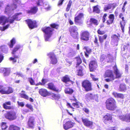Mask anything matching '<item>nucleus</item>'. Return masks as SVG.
<instances>
[{"label": "nucleus", "mask_w": 130, "mask_h": 130, "mask_svg": "<svg viewBox=\"0 0 130 130\" xmlns=\"http://www.w3.org/2000/svg\"><path fill=\"white\" fill-rule=\"evenodd\" d=\"M116 104V101L114 99L112 98H110L106 101L105 102L106 107L109 110L111 111L115 110L117 108Z\"/></svg>", "instance_id": "nucleus-1"}, {"label": "nucleus", "mask_w": 130, "mask_h": 130, "mask_svg": "<svg viewBox=\"0 0 130 130\" xmlns=\"http://www.w3.org/2000/svg\"><path fill=\"white\" fill-rule=\"evenodd\" d=\"M42 31L45 34L44 38L45 41H49V39L53 34L54 29L50 27H45L41 28Z\"/></svg>", "instance_id": "nucleus-2"}, {"label": "nucleus", "mask_w": 130, "mask_h": 130, "mask_svg": "<svg viewBox=\"0 0 130 130\" xmlns=\"http://www.w3.org/2000/svg\"><path fill=\"white\" fill-rule=\"evenodd\" d=\"M103 77L104 78H109L105 79V81L106 82L112 81L115 80L113 71L111 70L108 69L106 71L103 75Z\"/></svg>", "instance_id": "nucleus-3"}, {"label": "nucleus", "mask_w": 130, "mask_h": 130, "mask_svg": "<svg viewBox=\"0 0 130 130\" xmlns=\"http://www.w3.org/2000/svg\"><path fill=\"white\" fill-rule=\"evenodd\" d=\"M81 85L82 88L86 92L91 91L93 90L92 83L88 80L85 79L83 80L82 82Z\"/></svg>", "instance_id": "nucleus-4"}, {"label": "nucleus", "mask_w": 130, "mask_h": 130, "mask_svg": "<svg viewBox=\"0 0 130 130\" xmlns=\"http://www.w3.org/2000/svg\"><path fill=\"white\" fill-rule=\"evenodd\" d=\"M4 116L7 119L10 121L16 119V113L14 110L7 111L4 114Z\"/></svg>", "instance_id": "nucleus-5"}, {"label": "nucleus", "mask_w": 130, "mask_h": 130, "mask_svg": "<svg viewBox=\"0 0 130 130\" xmlns=\"http://www.w3.org/2000/svg\"><path fill=\"white\" fill-rule=\"evenodd\" d=\"M25 21L30 29H33L38 27L37 22L36 20L28 19Z\"/></svg>", "instance_id": "nucleus-6"}, {"label": "nucleus", "mask_w": 130, "mask_h": 130, "mask_svg": "<svg viewBox=\"0 0 130 130\" xmlns=\"http://www.w3.org/2000/svg\"><path fill=\"white\" fill-rule=\"evenodd\" d=\"M50 60V63L53 65L56 64L57 62V60L55 53L52 52H49L47 54Z\"/></svg>", "instance_id": "nucleus-7"}, {"label": "nucleus", "mask_w": 130, "mask_h": 130, "mask_svg": "<svg viewBox=\"0 0 130 130\" xmlns=\"http://www.w3.org/2000/svg\"><path fill=\"white\" fill-rule=\"evenodd\" d=\"M119 17L122 20V21H120V24L122 32H124V28L126 22V20L122 13H120L119 15Z\"/></svg>", "instance_id": "nucleus-8"}, {"label": "nucleus", "mask_w": 130, "mask_h": 130, "mask_svg": "<svg viewBox=\"0 0 130 130\" xmlns=\"http://www.w3.org/2000/svg\"><path fill=\"white\" fill-rule=\"evenodd\" d=\"M89 32L87 31L82 32L80 34V38L81 40L84 41H87L89 40Z\"/></svg>", "instance_id": "nucleus-9"}, {"label": "nucleus", "mask_w": 130, "mask_h": 130, "mask_svg": "<svg viewBox=\"0 0 130 130\" xmlns=\"http://www.w3.org/2000/svg\"><path fill=\"white\" fill-rule=\"evenodd\" d=\"M84 14L83 13H80L74 18L75 24L76 25H81L83 23L81 21V19L84 18Z\"/></svg>", "instance_id": "nucleus-10"}, {"label": "nucleus", "mask_w": 130, "mask_h": 130, "mask_svg": "<svg viewBox=\"0 0 130 130\" xmlns=\"http://www.w3.org/2000/svg\"><path fill=\"white\" fill-rule=\"evenodd\" d=\"M75 124V123L71 120L68 121L63 124V127L64 129L67 130L73 127Z\"/></svg>", "instance_id": "nucleus-11"}, {"label": "nucleus", "mask_w": 130, "mask_h": 130, "mask_svg": "<svg viewBox=\"0 0 130 130\" xmlns=\"http://www.w3.org/2000/svg\"><path fill=\"white\" fill-rule=\"evenodd\" d=\"M39 93L43 97H46L51 94V92L45 88H42L39 89Z\"/></svg>", "instance_id": "nucleus-12"}, {"label": "nucleus", "mask_w": 130, "mask_h": 130, "mask_svg": "<svg viewBox=\"0 0 130 130\" xmlns=\"http://www.w3.org/2000/svg\"><path fill=\"white\" fill-rule=\"evenodd\" d=\"M82 121L84 125L87 127H92L93 124V122L87 118H82Z\"/></svg>", "instance_id": "nucleus-13"}, {"label": "nucleus", "mask_w": 130, "mask_h": 130, "mask_svg": "<svg viewBox=\"0 0 130 130\" xmlns=\"http://www.w3.org/2000/svg\"><path fill=\"white\" fill-rule=\"evenodd\" d=\"M98 66L97 64L95 61H91L89 64V68L90 72H94L96 70Z\"/></svg>", "instance_id": "nucleus-14"}, {"label": "nucleus", "mask_w": 130, "mask_h": 130, "mask_svg": "<svg viewBox=\"0 0 130 130\" xmlns=\"http://www.w3.org/2000/svg\"><path fill=\"white\" fill-rule=\"evenodd\" d=\"M27 125L28 127L32 129L34 128L35 126V119L32 117H30L27 122Z\"/></svg>", "instance_id": "nucleus-15"}, {"label": "nucleus", "mask_w": 130, "mask_h": 130, "mask_svg": "<svg viewBox=\"0 0 130 130\" xmlns=\"http://www.w3.org/2000/svg\"><path fill=\"white\" fill-rule=\"evenodd\" d=\"M113 68L115 75V76H114L115 79L121 78L122 77V74L120 73L118 69L117 65L115 64L113 67Z\"/></svg>", "instance_id": "nucleus-16"}, {"label": "nucleus", "mask_w": 130, "mask_h": 130, "mask_svg": "<svg viewBox=\"0 0 130 130\" xmlns=\"http://www.w3.org/2000/svg\"><path fill=\"white\" fill-rule=\"evenodd\" d=\"M112 119V115L109 113H107L103 116V120L105 123L106 124L108 121H111Z\"/></svg>", "instance_id": "nucleus-17"}, {"label": "nucleus", "mask_w": 130, "mask_h": 130, "mask_svg": "<svg viewBox=\"0 0 130 130\" xmlns=\"http://www.w3.org/2000/svg\"><path fill=\"white\" fill-rule=\"evenodd\" d=\"M108 19L106 20V23L108 25L112 24L114 22L115 19L114 15L113 14H109L108 16Z\"/></svg>", "instance_id": "nucleus-18"}, {"label": "nucleus", "mask_w": 130, "mask_h": 130, "mask_svg": "<svg viewBox=\"0 0 130 130\" xmlns=\"http://www.w3.org/2000/svg\"><path fill=\"white\" fill-rule=\"evenodd\" d=\"M13 89L10 86L4 87L3 94H8L13 92Z\"/></svg>", "instance_id": "nucleus-19"}, {"label": "nucleus", "mask_w": 130, "mask_h": 130, "mask_svg": "<svg viewBox=\"0 0 130 130\" xmlns=\"http://www.w3.org/2000/svg\"><path fill=\"white\" fill-rule=\"evenodd\" d=\"M11 105V102L10 101H7L3 103V108L6 110L12 109H14L13 106H9Z\"/></svg>", "instance_id": "nucleus-20"}, {"label": "nucleus", "mask_w": 130, "mask_h": 130, "mask_svg": "<svg viewBox=\"0 0 130 130\" xmlns=\"http://www.w3.org/2000/svg\"><path fill=\"white\" fill-rule=\"evenodd\" d=\"M48 87L47 88L51 90L57 92H59V89L56 87L54 84L52 82H50L47 84Z\"/></svg>", "instance_id": "nucleus-21"}, {"label": "nucleus", "mask_w": 130, "mask_h": 130, "mask_svg": "<svg viewBox=\"0 0 130 130\" xmlns=\"http://www.w3.org/2000/svg\"><path fill=\"white\" fill-rule=\"evenodd\" d=\"M38 10V9L37 6H35L31 7L30 10H28L27 12L28 13L31 14H34L37 13Z\"/></svg>", "instance_id": "nucleus-22"}, {"label": "nucleus", "mask_w": 130, "mask_h": 130, "mask_svg": "<svg viewBox=\"0 0 130 130\" xmlns=\"http://www.w3.org/2000/svg\"><path fill=\"white\" fill-rule=\"evenodd\" d=\"M116 6V4L114 3L108 4L105 6L104 8V11H105L111 8L113 9L115 8Z\"/></svg>", "instance_id": "nucleus-23"}, {"label": "nucleus", "mask_w": 130, "mask_h": 130, "mask_svg": "<svg viewBox=\"0 0 130 130\" xmlns=\"http://www.w3.org/2000/svg\"><path fill=\"white\" fill-rule=\"evenodd\" d=\"M120 37V35L119 34H118V36L116 35H113L111 37L112 42L114 43H117L116 45V46L118 45V43L119 41Z\"/></svg>", "instance_id": "nucleus-24"}, {"label": "nucleus", "mask_w": 130, "mask_h": 130, "mask_svg": "<svg viewBox=\"0 0 130 130\" xmlns=\"http://www.w3.org/2000/svg\"><path fill=\"white\" fill-rule=\"evenodd\" d=\"M8 22V18L4 16L0 17V24H2L4 25L6 23Z\"/></svg>", "instance_id": "nucleus-25"}, {"label": "nucleus", "mask_w": 130, "mask_h": 130, "mask_svg": "<svg viewBox=\"0 0 130 130\" xmlns=\"http://www.w3.org/2000/svg\"><path fill=\"white\" fill-rule=\"evenodd\" d=\"M84 48L86 52H84L85 56L86 57H88L89 56V54H90L92 52V49L89 46H85Z\"/></svg>", "instance_id": "nucleus-26"}, {"label": "nucleus", "mask_w": 130, "mask_h": 130, "mask_svg": "<svg viewBox=\"0 0 130 130\" xmlns=\"http://www.w3.org/2000/svg\"><path fill=\"white\" fill-rule=\"evenodd\" d=\"M61 81L63 82L67 83L68 82H72V81L71 80L69 76L68 75H66L63 76L61 79Z\"/></svg>", "instance_id": "nucleus-27"}, {"label": "nucleus", "mask_w": 130, "mask_h": 130, "mask_svg": "<svg viewBox=\"0 0 130 130\" xmlns=\"http://www.w3.org/2000/svg\"><path fill=\"white\" fill-rule=\"evenodd\" d=\"M78 68V69L76 70L77 72V75L79 76H83L84 75L83 72V67L82 66H80Z\"/></svg>", "instance_id": "nucleus-28"}, {"label": "nucleus", "mask_w": 130, "mask_h": 130, "mask_svg": "<svg viewBox=\"0 0 130 130\" xmlns=\"http://www.w3.org/2000/svg\"><path fill=\"white\" fill-rule=\"evenodd\" d=\"M112 94L115 98L124 99L125 97L124 94L122 93H118L115 92H112Z\"/></svg>", "instance_id": "nucleus-29"}, {"label": "nucleus", "mask_w": 130, "mask_h": 130, "mask_svg": "<svg viewBox=\"0 0 130 130\" xmlns=\"http://www.w3.org/2000/svg\"><path fill=\"white\" fill-rule=\"evenodd\" d=\"M98 37L100 44L101 45H103L104 40L106 39L107 37V35L105 34L102 36H98Z\"/></svg>", "instance_id": "nucleus-30"}, {"label": "nucleus", "mask_w": 130, "mask_h": 130, "mask_svg": "<svg viewBox=\"0 0 130 130\" xmlns=\"http://www.w3.org/2000/svg\"><path fill=\"white\" fill-rule=\"evenodd\" d=\"M13 3L11 5V6L12 11L16 9L17 7V6L21 4V1H19L15 3L14 1H13Z\"/></svg>", "instance_id": "nucleus-31"}, {"label": "nucleus", "mask_w": 130, "mask_h": 130, "mask_svg": "<svg viewBox=\"0 0 130 130\" xmlns=\"http://www.w3.org/2000/svg\"><path fill=\"white\" fill-rule=\"evenodd\" d=\"M76 59V63L75 67L77 68L80 66V65L82 63V60L80 56H78L75 58Z\"/></svg>", "instance_id": "nucleus-32"}, {"label": "nucleus", "mask_w": 130, "mask_h": 130, "mask_svg": "<svg viewBox=\"0 0 130 130\" xmlns=\"http://www.w3.org/2000/svg\"><path fill=\"white\" fill-rule=\"evenodd\" d=\"M21 46L19 45H17L12 50L11 52V54L14 55H16L15 54L17 53L18 51L21 48Z\"/></svg>", "instance_id": "nucleus-33"}, {"label": "nucleus", "mask_w": 130, "mask_h": 130, "mask_svg": "<svg viewBox=\"0 0 130 130\" xmlns=\"http://www.w3.org/2000/svg\"><path fill=\"white\" fill-rule=\"evenodd\" d=\"M78 30L77 27L75 26H70L69 28L70 34L77 31Z\"/></svg>", "instance_id": "nucleus-34"}, {"label": "nucleus", "mask_w": 130, "mask_h": 130, "mask_svg": "<svg viewBox=\"0 0 130 130\" xmlns=\"http://www.w3.org/2000/svg\"><path fill=\"white\" fill-rule=\"evenodd\" d=\"M41 81V82H39V83L36 84V86H38L39 85L44 86L45 84L46 83L48 82V80L47 79L44 78H43Z\"/></svg>", "instance_id": "nucleus-35"}, {"label": "nucleus", "mask_w": 130, "mask_h": 130, "mask_svg": "<svg viewBox=\"0 0 130 130\" xmlns=\"http://www.w3.org/2000/svg\"><path fill=\"white\" fill-rule=\"evenodd\" d=\"M94 96L91 93H88L87 94L85 95V99L87 101L92 100L94 99Z\"/></svg>", "instance_id": "nucleus-36"}, {"label": "nucleus", "mask_w": 130, "mask_h": 130, "mask_svg": "<svg viewBox=\"0 0 130 130\" xmlns=\"http://www.w3.org/2000/svg\"><path fill=\"white\" fill-rule=\"evenodd\" d=\"M89 21L91 24H93L96 26L98 25L99 24V22L98 20L94 18H91Z\"/></svg>", "instance_id": "nucleus-37"}, {"label": "nucleus", "mask_w": 130, "mask_h": 130, "mask_svg": "<svg viewBox=\"0 0 130 130\" xmlns=\"http://www.w3.org/2000/svg\"><path fill=\"white\" fill-rule=\"evenodd\" d=\"M118 118L121 120L127 122V114L119 116Z\"/></svg>", "instance_id": "nucleus-38"}, {"label": "nucleus", "mask_w": 130, "mask_h": 130, "mask_svg": "<svg viewBox=\"0 0 130 130\" xmlns=\"http://www.w3.org/2000/svg\"><path fill=\"white\" fill-rule=\"evenodd\" d=\"M51 97L53 99L55 100H58L60 98V95L59 94H55L54 93H51Z\"/></svg>", "instance_id": "nucleus-39"}, {"label": "nucleus", "mask_w": 130, "mask_h": 130, "mask_svg": "<svg viewBox=\"0 0 130 130\" xmlns=\"http://www.w3.org/2000/svg\"><path fill=\"white\" fill-rule=\"evenodd\" d=\"M13 57H10L9 58V60L10 61H12V62L14 63L17 62V59L19 58V57L18 55H13Z\"/></svg>", "instance_id": "nucleus-40"}, {"label": "nucleus", "mask_w": 130, "mask_h": 130, "mask_svg": "<svg viewBox=\"0 0 130 130\" xmlns=\"http://www.w3.org/2000/svg\"><path fill=\"white\" fill-rule=\"evenodd\" d=\"M11 6L9 5H7L5 8L4 13L6 14H8L11 12Z\"/></svg>", "instance_id": "nucleus-41"}, {"label": "nucleus", "mask_w": 130, "mask_h": 130, "mask_svg": "<svg viewBox=\"0 0 130 130\" xmlns=\"http://www.w3.org/2000/svg\"><path fill=\"white\" fill-rule=\"evenodd\" d=\"M70 34L71 36L73 38L76 39H78L79 34L78 31L71 33Z\"/></svg>", "instance_id": "nucleus-42"}, {"label": "nucleus", "mask_w": 130, "mask_h": 130, "mask_svg": "<svg viewBox=\"0 0 130 130\" xmlns=\"http://www.w3.org/2000/svg\"><path fill=\"white\" fill-rule=\"evenodd\" d=\"M111 56L109 54H108L107 55V56H106L104 54L102 55L100 58V60L101 61H103L105 60V59L107 58H108L109 59V60H110V57Z\"/></svg>", "instance_id": "nucleus-43"}, {"label": "nucleus", "mask_w": 130, "mask_h": 130, "mask_svg": "<svg viewBox=\"0 0 130 130\" xmlns=\"http://www.w3.org/2000/svg\"><path fill=\"white\" fill-rule=\"evenodd\" d=\"M66 93L69 94H71L74 91L72 89L68 88H66L64 90Z\"/></svg>", "instance_id": "nucleus-44"}, {"label": "nucleus", "mask_w": 130, "mask_h": 130, "mask_svg": "<svg viewBox=\"0 0 130 130\" xmlns=\"http://www.w3.org/2000/svg\"><path fill=\"white\" fill-rule=\"evenodd\" d=\"M75 103H73L72 104V105L74 107V108H78L80 107V105H81L82 103H80L78 101L75 102Z\"/></svg>", "instance_id": "nucleus-45"}, {"label": "nucleus", "mask_w": 130, "mask_h": 130, "mask_svg": "<svg viewBox=\"0 0 130 130\" xmlns=\"http://www.w3.org/2000/svg\"><path fill=\"white\" fill-rule=\"evenodd\" d=\"M10 43L8 44L10 48H12L14 45L15 43V38H13L10 41Z\"/></svg>", "instance_id": "nucleus-46"}, {"label": "nucleus", "mask_w": 130, "mask_h": 130, "mask_svg": "<svg viewBox=\"0 0 130 130\" xmlns=\"http://www.w3.org/2000/svg\"><path fill=\"white\" fill-rule=\"evenodd\" d=\"M21 92H23V93H21L20 94V95L21 97L26 100H28L29 97L28 95L25 94V91L24 90H22L21 91Z\"/></svg>", "instance_id": "nucleus-47"}, {"label": "nucleus", "mask_w": 130, "mask_h": 130, "mask_svg": "<svg viewBox=\"0 0 130 130\" xmlns=\"http://www.w3.org/2000/svg\"><path fill=\"white\" fill-rule=\"evenodd\" d=\"M9 130H20V128L13 125H10L9 127Z\"/></svg>", "instance_id": "nucleus-48"}, {"label": "nucleus", "mask_w": 130, "mask_h": 130, "mask_svg": "<svg viewBox=\"0 0 130 130\" xmlns=\"http://www.w3.org/2000/svg\"><path fill=\"white\" fill-rule=\"evenodd\" d=\"M93 12H95L97 13H99L100 12V10L98 7V5L93 6Z\"/></svg>", "instance_id": "nucleus-49"}, {"label": "nucleus", "mask_w": 130, "mask_h": 130, "mask_svg": "<svg viewBox=\"0 0 130 130\" xmlns=\"http://www.w3.org/2000/svg\"><path fill=\"white\" fill-rule=\"evenodd\" d=\"M126 86L124 84H121L120 85L119 90L122 92L126 90Z\"/></svg>", "instance_id": "nucleus-50"}, {"label": "nucleus", "mask_w": 130, "mask_h": 130, "mask_svg": "<svg viewBox=\"0 0 130 130\" xmlns=\"http://www.w3.org/2000/svg\"><path fill=\"white\" fill-rule=\"evenodd\" d=\"M90 77L92 78V80L94 82L97 81L98 82L99 81V78L97 77L94 74L90 73Z\"/></svg>", "instance_id": "nucleus-51"}, {"label": "nucleus", "mask_w": 130, "mask_h": 130, "mask_svg": "<svg viewBox=\"0 0 130 130\" xmlns=\"http://www.w3.org/2000/svg\"><path fill=\"white\" fill-rule=\"evenodd\" d=\"M50 27L54 29L55 28L56 29H58L59 27V25L58 24L56 23H52L50 24Z\"/></svg>", "instance_id": "nucleus-52"}, {"label": "nucleus", "mask_w": 130, "mask_h": 130, "mask_svg": "<svg viewBox=\"0 0 130 130\" xmlns=\"http://www.w3.org/2000/svg\"><path fill=\"white\" fill-rule=\"evenodd\" d=\"M72 1L71 0H69L66 8V12L69 11L71 8V6L72 5Z\"/></svg>", "instance_id": "nucleus-53"}, {"label": "nucleus", "mask_w": 130, "mask_h": 130, "mask_svg": "<svg viewBox=\"0 0 130 130\" xmlns=\"http://www.w3.org/2000/svg\"><path fill=\"white\" fill-rule=\"evenodd\" d=\"M22 13L21 12L16 13L13 16L14 18L17 20H19L20 19V15Z\"/></svg>", "instance_id": "nucleus-54"}, {"label": "nucleus", "mask_w": 130, "mask_h": 130, "mask_svg": "<svg viewBox=\"0 0 130 130\" xmlns=\"http://www.w3.org/2000/svg\"><path fill=\"white\" fill-rule=\"evenodd\" d=\"M1 125L2 129L0 130H4L8 127V126L6 125V122H2Z\"/></svg>", "instance_id": "nucleus-55"}, {"label": "nucleus", "mask_w": 130, "mask_h": 130, "mask_svg": "<svg viewBox=\"0 0 130 130\" xmlns=\"http://www.w3.org/2000/svg\"><path fill=\"white\" fill-rule=\"evenodd\" d=\"M107 16V13H105L103 15L102 18V20L103 23H104L106 20Z\"/></svg>", "instance_id": "nucleus-56"}, {"label": "nucleus", "mask_w": 130, "mask_h": 130, "mask_svg": "<svg viewBox=\"0 0 130 130\" xmlns=\"http://www.w3.org/2000/svg\"><path fill=\"white\" fill-rule=\"evenodd\" d=\"M28 80L31 85H35L36 84L35 83V80L32 78H29L28 79Z\"/></svg>", "instance_id": "nucleus-57"}, {"label": "nucleus", "mask_w": 130, "mask_h": 130, "mask_svg": "<svg viewBox=\"0 0 130 130\" xmlns=\"http://www.w3.org/2000/svg\"><path fill=\"white\" fill-rule=\"evenodd\" d=\"M10 26L9 24H8L3 27H1L0 29L2 31H4L6 29H7Z\"/></svg>", "instance_id": "nucleus-58"}, {"label": "nucleus", "mask_w": 130, "mask_h": 130, "mask_svg": "<svg viewBox=\"0 0 130 130\" xmlns=\"http://www.w3.org/2000/svg\"><path fill=\"white\" fill-rule=\"evenodd\" d=\"M98 34L100 35H103L105 34V32L104 31H102L101 30L100 28H99L97 30Z\"/></svg>", "instance_id": "nucleus-59"}, {"label": "nucleus", "mask_w": 130, "mask_h": 130, "mask_svg": "<svg viewBox=\"0 0 130 130\" xmlns=\"http://www.w3.org/2000/svg\"><path fill=\"white\" fill-rule=\"evenodd\" d=\"M6 50V46L4 45H3L0 46V51L4 52Z\"/></svg>", "instance_id": "nucleus-60"}, {"label": "nucleus", "mask_w": 130, "mask_h": 130, "mask_svg": "<svg viewBox=\"0 0 130 130\" xmlns=\"http://www.w3.org/2000/svg\"><path fill=\"white\" fill-rule=\"evenodd\" d=\"M36 4L38 6H40L41 5L40 4L43 2V0H36Z\"/></svg>", "instance_id": "nucleus-61"}, {"label": "nucleus", "mask_w": 130, "mask_h": 130, "mask_svg": "<svg viewBox=\"0 0 130 130\" xmlns=\"http://www.w3.org/2000/svg\"><path fill=\"white\" fill-rule=\"evenodd\" d=\"M82 110L86 113L88 114L89 112V110L86 108H82Z\"/></svg>", "instance_id": "nucleus-62"}, {"label": "nucleus", "mask_w": 130, "mask_h": 130, "mask_svg": "<svg viewBox=\"0 0 130 130\" xmlns=\"http://www.w3.org/2000/svg\"><path fill=\"white\" fill-rule=\"evenodd\" d=\"M64 0H59L57 3V6H60L63 4Z\"/></svg>", "instance_id": "nucleus-63"}, {"label": "nucleus", "mask_w": 130, "mask_h": 130, "mask_svg": "<svg viewBox=\"0 0 130 130\" xmlns=\"http://www.w3.org/2000/svg\"><path fill=\"white\" fill-rule=\"evenodd\" d=\"M4 87L3 86L0 85V93L3 94Z\"/></svg>", "instance_id": "nucleus-64"}]
</instances>
